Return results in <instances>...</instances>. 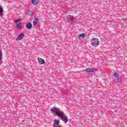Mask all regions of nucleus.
<instances>
[{
	"label": "nucleus",
	"mask_w": 127,
	"mask_h": 127,
	"mask_svg": "<svg viewBox=\"0 0 127 127\" xmlns=\"http://www.w3.org/2000/svg\"><path fill=\"white\" fill-rule=\"evenodd\" d=\"M51 112H55V113H56V115H57L58 117L63 119V121L64 122L65 124H67L68 118H67V117H64V113L61 112V111H60V110H59L58 108L54 107L51 109Z\"/></svg>",
	"instance_id": "f257e3e1"
},
{
	"label": "nucleus",
	"mask_w": 127,
	"mask_h": 127,
	"mask_svg": "<svg viewBox=\"0 0 127 127\" xmlns=\"http://www.w3.org/2000/svg\"><path fill=\"white\" fill-rule=\"evenodd\" d=\"M91 43L92 46L97 47V46H99V44H100V41L97 38H93L91 39Z\"/></svg>",
	"instance_id": "f03ea898"
},
{
	"label": "nucleus",
	"mask_w": 127,
	"mask_h": 127,
	"mask_svg": "<svg viewBox=\"0 0 127 127\" xmlns=\"http://www.w3.org/2000/svg\"><path fill=\"white\" fill-rule=\"evenodd\" d=\"M23 37H24V34H19L18 36V37L16 39V40H17V41H18V40H21V39H22V38Z\"/></svg>",
	"instance_id": "7ed1b4c3"
},
{
	"label": "nucleus",
	"mask_w": 127,
	"mask_h": 127,
	"mask_svg": "<svg viewBox=\"0 0 127 127\" xmlns=\"http://www.w3.org/2000/svg\"><path fill=\"white\" fill-rule=\"evenodd\" d=\"M95 71H96V70L94 68H88L86 69V73H87V74H90V73H93V72H95Z\"/></svg>",
	"instance_id": "20e7f679"
},
{
	"label": "nucleus",
	"mask_w": 127,
	"mask_h": 127,
	"mask_svg": "<svg viewBox=\"0 0 127 127\" xmlns=\"http://www.w3.org/2000/svg\"><path fill=\"white\" fill-rule=\"evenodd\" d=\"M85 33H83L80 35H78V38L80 40L81 39H83V38H85Z\"/></svg>",
	"instance_id": "39448f33"
},
{
	"label": "nucleus",
	"mask_w": 127,
	"mask_h": 127,
	"mask_svg": "<svg viewBox=\"0 0 127 127\" xmlns=\"http://www.w3.org/2000/svg\"><path fill=\"white\" fill-rule=\"evenodd\" d=\"M38 62L40 64H42V65H44L45 64V62L43 60V59L41 58H38Z\"/></svg>",
	"instance_id": "423d86ee"
},
{
	"label": "nucleus",
	"mask_w": 127,
	"mask_h": 127,
	"mask_svg": "<svg viewBox=\"0 0 127 127\" xmlns=\"http://www.w3.org/2000/svg\"><path fill=\"white\" fill-rule=\"evenodd\" d=\"M32 0V3L34 5H37L38 3H39V0Z\"/></svg>",
	"instance_id": "0eeeda50"
},
{
	"label": "nucleus",
	"mask_w": 127,
	"mask_h": 127,
	"mask_svg": "<svg viewBox=\"0 0 127 127\" xmlns=\"http://www.w3.org/2000/svg\"><path fill=\"white\" fill-rule=\"evenodd\" d=\"M74 19V17L72 15L67 16V20L68 21H72Z\"/></svg>",
	"instance_id": "6e6552de"
},
{
	"label": "nucleus",
	"mask_w": 127,
	"mask_h": 127,
	"mask_svg": "<svg viewBox=\"0 0 127 127\" xmlns=\"http://www.w3.org/2000/svg\"><path fill=\"white\" fill-rule=\"evenodd\" d=\"M16 27L18 29H21V23H17Z\"/></svg>",
	"instance_id": "1a4fd4ad"
},
{
	"label": "nucleus",
	"mask_w": 127,
	"mask_h": 127,
	"mask_svg": "<svg viewBox=\"0 0 127 127\" xmlns=\"http://www.w3.org/2000/svg\"><path fill=\"white\" fill-rule=\"evenodd\" d=\"M27 27L28 28V29H31V28L32 27V24L31 23H29L27 24Z\"/></svg>",
	"instance_id": "9d476101"
},
{
	"label": "nucleus",
	"mask_w": 127,
	"mask_h": 127,
	"mask_svg": "<svg viewBox=\"0 0 127 127\" xmlns=\"http://www.w3.org/2000/svg\"><path fill=\"white\" fill-rule=\"evenodd\" d=\"M113 75H114V77L115 78V79H117V78L119 77V73H118L114 72V73H113Z\"/></svg>",
	"instance_id": "9b49d317"
},
{
	"label": "nucleus",
	"mask_w": 127,
	"mask_h": 127,
	"mask_svg": "<svg viewBox=\"0 0 127 127\" xmlns=\"http://www.w3.org/2000/svg\"><path fill=\"white\" fill-rule=\"evenodd\" d=\"M33 12L31 10H28L27 12V15H32Z\"/></svg>",
	"instance_id": "f8f14e48"
},
{
	"label": "nucleus",
	"mask_w": 127,
	"mask_h": 127,
	"mask_svg": "<svg viewBox=\"0 0 127 127\" xmlns=\"http://www.w3.org/2000/svg\"><path fill=\"white\" fill-rule=\"evenodd\" d=\"M54 123L56 126H59V120H54Z\"/></svg>",
	"instance_id": "ddd939ff"
},
{
	"label": "nucleus",
	"mask_w": 127,
	"mask_h": 127,
	"mask_svg": "<svg viewBox=\"0 0 127 127\" xmlns=\"http://www.w3.org/2000/svg\"><path fill=\"white\" fill-rule=\"evenodd\" d=\"M1 56H2V53H1V51L0 50V61L2 59Z\"/></svg>",
	"instance_id": "4468645a"
},
{
	"label": "nucleus",
	"mask_w": 127,
	"mask_h": 127,
	"mask_svg": "<svg viewBox=\"0 0 127 127\" xmlns=\"http://www.w3.org/2000/svg\"><path fill=\"white\" fill-rule=\"evenodd\" d=\"M21 20V19H16L15 20V23H17V22H18V21H20Z\"/></svg>",
	"instance_id": "2eb2a0df"
},
{
	"label": "nucleus",
	"mask_w": 127,
	"mask_h": 127,
	"mask_svg": "<svg viewBox=\"0 0 127 127\" xmlns=\"http://www.w3.org/2000/svg\"><path fill=\"white\" fill-rule=\"evenodd\" d=\"M117 81H118V82H121V81H122V78H121V77H117Z\"/></svg>",
	"instance_id": "dca6fc26"
},
{
	"label": "nucleus",
	"mask_w": 127,
	"mask_h": 127,
	"mask_svg": "<svg viewBox=\"0 0 127 127\" xmlns=\"http://www.w3.org/2000/svg\"><path fill=\"white\" fill-rule=\"evenodd\" d=\"M3 11V9H2V8L0 7V13H2Z\"/></svg>",
	"instance_id": "f3484780"
},
{
	"label": "nucleus",
	"mask_w": 127,
	"mask_h": 127,
	"mask_svg": "<svg viewBox=\"0 0 127 127\" xmlns=\"http://www.w3.org/2000/svg\"><path fill=\"white\" fill-rule=\"evenodd\" d=\"M33 23L34 25H36L37 24V22H36L35 21H33Z\"/></svg>",
	"instance_id": "a211bd4d"
},
{
	"label": "nucleus",
	"mask_w": 127,
	"mask_h": 127,
	"mask_svg": "<svg viewBox=\"0 0 127 127\" xmlns=\"http://www.w3.org/2000/svg\"><path fill=\"white\" fill-rule=\"evenodd\" d=\"M54 127H61V126H58V127H56V126H55V124H54Z\"/></svg>",
	"instance_id": "6ab92c4d"
},
{
	"label": "nucleus",
	"mask_w": 127,
	"mask_h": 127,
	"mask_svg": "<svg viewBox=\"0 0 127 127\" xmlns=\"http://www.w3.org/2000/svg\"><path fill=\"white\" fill-rule=\"evenodd\" d=\"M1 15H2V13H0V16H1Z\"/></svg>",
	"instance_id": "aec40b11"
}]
</instances>
